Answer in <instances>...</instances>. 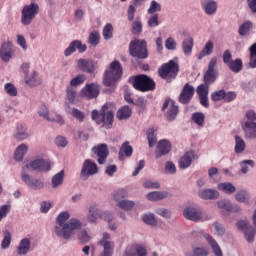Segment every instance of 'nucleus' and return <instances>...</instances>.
Here are the masks:
<instances>
[{
    "instance_id": "nucleus-1",
    "label": "nucleus",
    "mask_w": 256,
    "mask_h": 256,
    "mask_svg": "<svg viewBox=\"0 0 256 256\" xmlns=\"http://www.w3.org/2000/svg\"><path fill=\"white\" fill-rule=\"evenodd\" d=\"M70 217L69 212L63 211L56 218L54 233L64 241H71L75 237V231H79L83 227L81 220L77 218L70 219Z\"/></svg>"
},
{
    "instance_id": "nucleus-2",
    "label": "nucleus",
    "mask_w": 256,
    "mask_h": 256,
    "mask_svg": "<svg viewBox=\"0 0 256 256\" xmlns=\"http://www.w3.org/2000/svg\"><path fill=\"white\" fill-rule=\"evenodd\" d=\"M241 129L245 139H256V112L255 110H247L240 122Z\"/></svg>"
},
{
    "instance_id": "nucleus-3",
    "label": "nucleus",
    "mask_w": 256,
    "mask_h": 256,
    "mask_svg": "<svg viewBox=\"0 0 256 256\" xmlns=\"http://www.w3.org/2000/svg\"><path fill=\"white\" fill-rule=\"evenodd\" d=\"M190 239L192 241H199V239H205V241L208 243L212 253L214 256H223V250L221 249V246L219 245V242L213 238L210 234L206 233L203 230H193L190 233Z\"/></svg>"
},
{
    "instance_id": "nucleus-4",
    "label": "nucleus",
    "mask_w": 256,
    "mask_h": 256,
    "mask_svg": "<svg viewBox=\"0 0 256 256\" xmlns=\"http://www.w3.org/2000/svg\"><path fill=\"white\" fill-rule=\"evenodd\" d=\"M121 75H123V67H121L119 61L115 60L110 64L109 69L104 72L103 85L113 87L121 79Z\"/></svg>"
},
{
    "instance_id": "nucleus-5",
    "label": "nucleus",
    "mask_w": 256,
    "mask_h": 256,
    "mask_svg": "<svg viewBox=\"0 0 256 256\" xmlns=\"http://www.w3.org/2000/svg\"><path fill=\"white\" fill-rule=\"evenodd\" d=\"M158 75L161 79H165L167 83H171L173 79H176L177 75H179V63L177 62V58L164 63L158 69Z\"/></svg>"
},
{
    "instance_id": "nucleus-6",
    "label": "nucleus",
    "mask_w": 256,
    "mask_h": 256,
    "mask_svg": "<svg viewBox=\"0 0 256 256\" xmlns=\"http://www.w3.org/2000/svg\"><path fill=\"white\" fill-rule=\"evenodd\" d=\"M136 91L147 93V91H154L155 81L145 74L137 75L130 80Z\"/></svg>"
},
{
    "instance_id": "nucleus-7",
    "label": "nucleus",
    "mask_w": 256,
    "mask_h": 256,
    "mask_svg": "<svg viewBox=\"0 0 256 256\" xmlns=\"http://www.w3.org/2000/svg\"><path fill=\"white\" fill-rule=\"evenodd\" d=\"M129 52L132 57L137 59H147L149 52L147 51V41L144 39H134L130 42Z\"/></svg>"
},
{
    "instance_id": "nucleus-8",
    "label": "nucleus",
    "mask_w": 256,
    "mask_h": 256,
    "mask_svg": "<svg viewBox=\"0 0 256 256\" xmlns=\"http://www.w3.org/2000/svg\"><path fill=\"white\" fill-rule=\"evenodd\" d=\"M40 11L39 4L32 2L24 5L21 11V23L24 26H29L33 23V19L37 17Z\"/></svg>"
},
{
    "instance_id": "nucleus-9",
    "label": "nucleus",
    "mask_w": 256,
    "mask_h": 256,
    "mask_svg": "<svg viewBox=\"0 0 256 256\" xmlns=\"http://www.w3.org/2000/svg\"><path fill=\"white\" fill-rule=\"evenodd\" d=\"M113 118L114 114L113 111H105L101 110L99 111L94 110L92 111V119L97 123V125H102V127H105V129H111V126L113 125Z\"/></svg>"
},
{
    "instance_id": "nucleus-10",
    "label": "nucleus",
    "mask_w": 256,
    "mask_h": 256,
    "mask_svg": "<svg viewBox=\"0 0 256 256\" xmlns=\"http://www.w3.org/2000/svg\"><path fill=\"white\" fill-rule=\"evenodd\" d=\"M183 215L185 219L193 221L194 223H203V221H210L211 219L210 214L193 207L185 208Z\"/></svg>"
},
{
    "instance_id": "nucleus-11",
    "label": "nucleus",
    "mask_w": 256,
    "mask_h": 256,
    "mask_svg": "<svg viewBox=\"0 0 256 256\" xmlns=\"http://www.w3.org/2000/svg\"><path fill=\"white\" fill-rule=\"evenodd\" d=\"M98 246L102 249L98 256H113L115 242L111 239V234L104 232L101 240L98 241Z\"/></svg>"
},
{
    "instance_id": "nucleus-12",
    "label": "nucleus",
    "mask_w": 256,
    "mask_h": 256,
    "mask_svg": "<svg viewBox=\"0 0 256 256\" xmlns=\"http://www.w3.org/2000/svg\"><path fill=\"white\" fill-rule=\"evenodd\" d=\"M20 175L23 183H25V185H27V187L30 189H33V191H41V189H44L45 183H43V181L40 179L34 178L33 176L27 174L25 167L22 168Z\"/></svg>"
},
{
    "instance_id": "nucleus-13",
    "label": "nucleus",
    "mask_w": 256,
    "mask_h": 256,
    "mask_svg": "<svg viewBox=\"0 0 256 256\" xmlns=\"http://www.w3.org/2000/svg\"><path fill=\"white\" fill-rule=\"evenodd\" d=\"M98 171L97 164L93 160L86 159L82 165L80 179L82 181H87L89 177L97 175Z\"/></svg>"
},
{
    "instance_id": "nucleus-14",
    "label": "nucleus",
    "mask_w": 256,
    "mask_h": 256,
    "mask_svg": "<svg viewBox=\"0 0 256 256\" xmlns=\"http://www.w3.org/2000/svg\"><path fill=\"white\" fill-rule=\"evenodd\" d=\"M162 111L165 113V117L169 121H175V119H177V115H179V107L175 105V101L171 99L165 100L162 106Z\"/></svg>"
},
{
    "instance_id": "nucleus-15",
    "label": "nucleus",
    "mask_w": 256,
    "mask_h": 256,
    "mask_svg": "<svg viewBox=\"0 0 256 256\" xmlns=\"http://www.w3.org/2000/svg\"><path fill=\"white\" fill-rule=\"evenodd\" d=\"M236 225L240 231H243L244 237L248 243H253V241H255V230L253 229V226L249 224V221L239 220Z\"/></svg>"
},
{
    "instance_id": "nucleus-16",
    "label": "nucleus",
    "mask_w": 256,
    "mask_h": 256,
    "mask_svg": "<svg viewBox=\"0 0 256 256\" xmlns=\"http://www.w3.org/2000/svg\"><path fill=\"white\" fill-rule=\"evenodd\" d=\"M15 55V49L13 48V42L7 41L0 46V59L3 63H9Z\"/></svg>"
},
{
    "instance_id": "nucleus-17",
    "label": "nucleus",
    "mask_w": 256,
    "mask_h": 256,
    "mask_svg": "<svg viewBox=\"0 0 256 256\" xmlns=\"http://www.w3.org/2000/svg\"><path fill=\"white\" fill-rule=\"evenodd\" d=\"M33 169V171L43 172L51 170V162L45 159H36L32 160L28 165H26V169Z\"/></svg>"
},
{
    "instance_id": "nucleus-18",
    "label": "nucleus",
    "mask_w": 256,
    "mask_h": 256,
    "mask_svg": "<svg viewBox=\"0 0 256 256\" xmlns=\"http://www.w3.org/2000/svg\"><path fill=\"white\" fill-rule=\"evenodd\" d=\"M193 95H195V87L191 86L189 83H186L182 88L178 101L179 103H182V105H187V103L193 99Z\"/></svg>"
},
{
    "instance_id": "nucleus-19",
    "label": "nucleus",
    "mask_w": 256,
    "mask_h": 256,
    "mask_svg": "<svg viewBox=\"0 0 256 256\" xmlns=\"http://www.w3.org/2000/svg\"><path fill=\"white\" fill-rule=\"evenodd\" d=\"M101 209L97 206V204H92L88 208V215L86 217V222L89 225H97L99 223V219H101Z\"/></svg>"
},
{
    "instance_id": "nucleus-20",
    "label": "nucleus",
    "mask_w": 256,
    "mask_h": 256,
    "mask_svg": "<svg viewBox=\"0 0 256 256\" xmlns=\"http://www.w3.org/2000/svg\"><path fill=\"white\" fill-rule=\"evenodd\" d=\"M100 88L97 83L86 84V86L81 90L80 95L82 97H88V99H95L99 97Z\"/></svg>"
},
{
    "instance_id": "nucleus-21",
    "label": "nucleus",
    "mask_w": 256,
    "mask_h": 256,
    "mask_svg": "<svg viewBox=\"0 0 256 256\" xmlns=\"http://www.w3.org/2000/svg\"><path fill=\"white\" fill-rule=\"evenodd\" d=\"M77 50L79 53H85V51H87V45L83 44L81 40H74L64 51V55L65 57H71Z\"/></svg>"
},
{
    "instance_id": "nucleus-22",
    "label": "nucleus",
    "mask_w": 256,
    "mask_h": 256,
    "mask_svg": "<svg viewBox=\"0 0 256 256\" xmlns=\"http://www.w3.org/2000/svg\"><path fill=\"white\" fill-rule=\"evenodd\" d=\"M92 151L98 157L99 165H103L105 161H107V157H109V147L107 144H99L98 146H94Z\"/></svg>"
},
{
    "instance_id": "nucleus-23",
    "label": "nucleus",
    "mask_w": 256,
    "mask_h": 256,
    "mask_svg": "<svg viewBox=\"0 0 256 256\" xmlns=\"http://www.w3.org/2000/svg\"><path fill=\"white\" fill-rule=\"evenodd\" d=\"M121 256H147V249L139 244L129 245Z\"/></svg>"
},
{
    "instance_id": "nucleus-24",
    "label": "nucleus",
    "mask_w": 256,
    "mask_h": 256,
    "mask_svg": "<svg viewBox=\"0 0 256 256\" xmlns=\"http://www.w3.org/2000/svg\"><path fill=\"white\" fill-rule=\"evenodd\" d=\"M171 153V142L169 140H160L157 144V149L155 151L156 159H160L164 155H169Z\"/></svg>"
},
{
    "instance_id": "nucleus-25",
    "label": "nucleus",
    "mask_w": 256,
    "mask_h": 256,
    "mask_svg": "<svg viewBox=\"0 0 256 256\" xmlns=\"http://www.w3.org/2000/svg\"><path fill=\"white\" fill-rule=\"evenodd\" d=\"M201 7L206 15H215L218 4L215 0H201Z\"/></svg>"
},
{
    "instance_id": "nucleus-26",
    "label": "nucleus",
    "mask_w": 256,
    "mask_h": 256,
    "mask_svg": "<svg viewBox=\"0 0 256 256\" xmlns=\"http://www.w3.org/2000/svg\"><path fill=\"white\" fill-rule=\"evenodd\" d=\"M200 199L205 201H215L219 197V191L215 189H201L198 191Z\"/></svg>"
},
{
    "instance_id": "nucleus-27",
    "label": "nucleus",
    "mask_w": 256,
    "mask_h": 256,
    "mask_svg": "<svg viewBox=\"0 0 256 256\" xmlns=\"http://www.w3.org/2000/svg\"><path fill=\"white\" fill-rule=\"evenodd\" d=\"M195 159V152L194 151H188L186 152L183 157L179 160V167L180 169H188V167H191V163H193Z\"/></svg>"
},
{
    "instance_id": "nucleus-28",
    "label": "nucleus",
    "mask_w": 256,
    "mask_h": 256,
    "mask_svg": "<svg viewBox=\"0 0 256 256\" xmlns=\"http://www.w3.org/2000/svg\"><path fill=\"white\" fill-rule=\"evenodd\" d=\"M77 67L80 71L85 73H93L95 71V63L93 60L79 59L77 61Z\"/></svg>"
},
{
    "instance_id": "nucleus-29",
    "label": "nucleus",
    "mask_w": 256,
    "mask_h": 256,
    "mask_svg": "<svg viewBox=\"0 0 256 256\" xmlns=\"http://www.w3.org/2000/svg\"><path fill=\"white\" fill-rule=\"evenodd\" d=\"M24 81L28 87H37L41 85V77H39V72L33 71L32 74L25 77Z\"/></svg>"
},
{
    "instance_id": "nucleus-30",
    "label": "nucleus",
    "mask_w": 256,
    "mask_h": 256,
    "mask_svg": "<svg viewBox=\"0 0 256 256\" xmlns=\"http://www.w3.org/2000/svg\"><path fill=\"white\" fill-rule=\"evenodd\" d=\"M31 251V239L23 238L17 247V255H27Z\"/></svg>"
},
{
    "instance_id": "nucleus-31",
    "label": "nucleus",
    "mask_w": 256,
    "mask_h": 256,
    "mask_svg": "<svg viewBox=\"0 0 256 256\" xmlns=\"http://www.w3.org/2000/svg\"><path fill=\"white\" fill-rule=\"evenodd\" d=\"M14 138L16 139V141H25V139H29V132H27V127H25V125L23 124H18L16 127Z\"/></svg>"
},
{
    "instance_id": "nucleus-32",
    "label": "nucleus",
    "mask_w": 256,
    "mask_h": 256,
    "mask_svg": "<svg viewBox=\"0 0 256 256\" xmlns=\"http://www.w3.org/2000/svg\"><path fill=\"white\" fill-rule=\"evenodd\" d=\"M218 191H222L225 195H233L237 191V187L231 182H222L217 185Z\"/></svg>"
},
{
    "instance_id": "nucleus-33",
    "label": "nucleus",
    "mask_w": 256,
    "mask_h": 256,
    "mask_svg": "<svg viewBox=\"0 0 256 256\" xmlns=\"http://www.w3.org/2000/svg\"><path fill=\"white\" fill-rule=\"evenodd\" d=\"M167 197H169V192L167 191H154L146 195V199H148V201H161L163 199H167Z\"/></svg>"
},
{
    "instance_id": "nucleus-34",
    "label": "nucleus",
    "mask_w": 256,
    "mask_h": 256,
    "mask_svg": "<svg viewBox=\"0 0 256 256\" xmlns=\"http://www.w3.org/2000/svg\"><path fill=\"white\" fill-rule=\"evenodd\" d=\"M194 40L193 37L189 36L182 42V51L186 57H189L193 53Z\"/></svg>"
},
{
    "instance_id": "nucleus-35",
    "label": "nucleus",
    "mask_w": 256,
    "mask_h": 256,
    "mask_svg": "<svg viewBox=\"0 0 256 256\" xmlns=\"http://www.w3.org/2000/svg\"><path fill=\"white\" fill-rule=\"evenodd\" d=\"M213 47H214L213 41L208 40L206 42V44L204 45L203 49L198 54L199 61H201V59H203L205 57H209V55H211V53H213Z\"/></svg>"
},
{
    "instance_id": "nucleus-36",
    "label": "nucleus",
    "mask_w": 256,
    "mask_h": 256,
    "mask_svg": "<svg viewBox=\"0 0 256 256\" xmlns=\"http://www.w3.org/2000/svg\"><path fill=\"white\" fill-rule=\"evenodd\" d=\"M133 111L130 109L129 106H122L116 114L117 119L119 121H124L125 119H129L131 117Z\"/></svg>"
},
{
    "instance_id": "nucleus-37",
    "label": "nucleus",
    "mask_w": 256,
    "mask_h": 256,
    "mask_svg": "<svg viewBox=\"0 0 256 256\" xmlns=\"http://www.w3.org/2000/svg\"><path fill=\"white\" fill-rule=\"evenodd\" d=\"M118 155L120 160H123V155H125V157H131L133 155V147L129 145V142L122 144Z\"/></svg>"
},
{
    "instance_id": "nucleus-38",
    "label": "nucleus",
    "mask_w": 256,
    "mask_h": 256,
    "mask_svg": "<svg viewBox=\"0 0 256 256\" xmlns=\"http://www.w3.org/2000/svg\"><path fill=\"white\" fill-rule=\"evenodd\" d=\"M27 151H29V147L27 144H20L14 153V159L15 161H21L23 157L27 154Z\"/></svg>"
},
{
    "instance_id": "nucleus-39",
    "label": "nucleus",
    "mask_w": 256,
    "mask_h": 256,
    "mask_svg": "<svg viewBox=\"0 0 256 256\" xmlns=\"http://www.w3.org/2000/svg\"><path fill=\"white\" fill-rule=\"evenodd\" d=\"M240 171L243 175H247L249 173V168L253 169L255 167V161L253 160H242L239 162Z\"/></svg>"
},
{
    "instance_id": "nucleus-40",
    "label": "nucleus",
    "mask_w": 256,
    "mask_h": 256,
    "mask_svg": "<svg viewBox=\"0 0 256 256\" xmlns=\"http://www.w3.org/2000/svg\"><path fill=\"white\" fill-rule=\"evenodd\" d=\"M235 199L238 203H245V205H249V199H251V196L247 190H240L236 193Z\"/></svg>"
},
{
    "instance_id": "nucleus-41",
    "label": "nucleus",
    "mask_w": 256,
    "mask_h": 256,
    "mask_svg": "<svg viewBox=\"0 0 256 256\" xmlns=\"http://www.w3.org/2000/svg\"><path fill=\"white\" fill-rule=\"evenodd\" d=\"M63 179H65V170H61L56 175L52 177V187L57 189V187L63 185Z\"/></svg>"
},
{
    "instance_id": "nucleus-42",
    "label": "nucleus",
    "mask_w": 256,
    "mask_h": 256,
    "mask_svg": "<svg viewBox=\"0 0 256 256\" xmlns=\"http://www.w3.org/2000/svg\"><path fill=\"white\" fill-rule=\"evenodd\" d=\"M218 72L207 70L204 74V84L205 85H213L217 79Z\"/></svg>"
},
{
    "instance_id": "nucleus-43",
    "label": "nucleus",
    "mask_w": 256,
    "mask_h": 256,
    "mask_svg": "<svg viewBox=\"0 0 256 256\" xmlns=\"http://www.w3.org/2000/svg\"><path fill=\"white\" fill-rule=\"evenodd\" d=\"M146 135L149 147H154L155 143H157V130H155V128H148Z\"/></svg>"
},
{
    "instance_id": "nucleus-44",
    "label": "nucleus",
    "mask_w": 256,
    "mask_h": 256,
    "mask_svg": "<svg viewBox=\"0 0 256 256\" xmlns=\"http://www.w3.org/2000/svg\"><path fill=\"white\" fill-rule=\"evenodd\" d=\"M245 147H246L245 140H243V138H241V136L236 135L235 136V148H234L235 153H237V154L243 153V151H245Z\"/></svg>"
},
{
    "instance_id": "nucleus-45",
    "label": "nucleus",
    "mask_w": 256,
    "mask_h": 256,
    "mask_svg": "<svg viewBox=\"0 0 256 256\" xmlns=\"http://www.w3.org/2000/svg\"><path fill=\"white\" fill-rule=\"evenodd\" d=\"M227 66L233 71V73H239L241 69H243V61L237 58L232 60L229 64H227Z\"/></svg>"
},
{
    "instance_id": "nucleus-46",
    "label": "nucleus",
    "mask_w": 256,
    "mask_h": 256,
    "mask_svg": "<svg viewBox=\"0 0 256 256\" xmlns=\"http://www.w3.org/2000/svg\"><path fill=\"white\" fill-rule=\"evenodd\" d=\"M253 29V23L251 21H245L238 30V33L241 37H245V35H249V31Z\"/></svg>"
},
{
    "instance_id": "nucleus-47",
    "label": "nucleus",
    "mask_w": 256,
    "mask_h": 256,
    "mask_svg": "<svg viewBox=\"0 0 256 256\" xmlns=\"http://www.w3.org/2000/svg\"><path fill=\"white\" fill-rule=\"evenodd\" d=\"M66 99L68 103L75 104V101L77 99V90L71 86H68L66 88Z\"/></svg>"
},
{
    "instance_id": "nucleus-48",
    "label": "nucleus",
    "mask_w": 256,
    "mask_h": 256,
    "mask_svg": "<svg viewBox=\"0 0 256 256\" xmlns=\"http://www.w3.org/2000/svg\"><path fill=\"white\" fill-rule=\"evenodd\" d=\"M77 239L82 245H87V243L91 241V236L89 235V232H87V230H81L77 234Z\"/></svg>"
},
{
    "instance_id": "nucleus-49",
    "label": "nucleus",
    "mask_w": 256,
    "mask_h": 256,
    "mask_svg": "<svg viewBox=\"0 0 256 256\" xmlns=\"http://www.w3.org/2000/svg\"><path fill=\"white\" fill-rule=\"evenodd\" d=\"M100 39L101 35L99 34V32L93 31L88 37V43L89 45H92V47H97V45H99Z\"/></svg>"
},
{
    "instance_id": "nucleus-50",
    "label": "nucleus",
    "mask_w": 256,
    "mask_h": 256,
    "mask_svg": "<svg viewBox=\"0 0 256 256\" xmlns=\"http://www.w3.org/2000/svg\"><path fill=\"white\" fill-rule=\"evenodd\" d=\"M161 12V4L155 0L150 2V7L147 10L148 15H157Z\"/></svg>"
},
{
    "instance_id": "nucleus-51",
    "label": "nucleus",
    "mask_w": 256,
    "mask_h": 256,
    "mask_svg": "<svg viewBox=\"0 0 256 256\" xmlns=\"http://www.w3.org/2000/svg\"><path fill=\"white\" fill-rule=\"evenodd\" d=\"M117 207L124 211H131L135 207V202L131 200H121L117 203Z\"/></svg>"
},
{
    "instance_id": "nucleus-52",
    "label": "nucleus",
    "mask_w": 256,
    "mask_h": 256,
    "mask_svg": "<svg viewBox=\"0 0 256 256\" xmlns=\"http://www.w3.org/2000/svg\"><path fill=\"white\" fill-rule=\"evenodd\" d=\"M4 91L9 95V97H17L18 91L15 84L9 82L4 85Z\"/></svg>"
},
{
    "instance_id": "nucleus-53",
    "label": "nucleus",
    "mask_w": 256,
    "mask_h": 256,
    "mask_svg": "<svg viewBox=\"0 0 256 256\" xmlns=\"http://www.w3.org/2000/svg\"><path fill=\"white\" fill-rule=\"evenodd\" d=\"M192 121H194L199 127H203L205 124V114L202 112H195L192 114Z\"/></svg>"
},
{
    "instance_id": "nucleus-54",
    "label": "nucleus",
    "mask_w": 256,
    "mask_h": 256,
    "mask_svg": "<svg viewBox=\"0 0 256 256\" xmlns=\"http://www.w3.org/2000/svg\"><path fill=\"white\" fill-rule=\"evenodd\" d=\"M129 197V193L125 189L117 190L113 193V199L119 203V201H124L123 199H127Z\"/></svg>"
},
{
    "instance_id": "nucleus-55",
    "label": "nucleus",
    "mask_w": 256,
    "mask_h": 256,
    "mask_svg": "<svg viewBox=\"0 0 256 256\" xmlns=\"http://www.w3.org/2000/svg\"><path fill=\"white\" fill-rule=\"evenodd\" d=\"M86 80H87V77H85V75L83 74L77 75L70 81V87L72 88L79 87V85H83Z\"/></svg>"
},
{
    "instance_id": "nucleus-56",
    "label": "nucleus",
    "mask_w": 256,
    "mask_h": 256,
    "mask_svg": "<svg viewBox=\"0 0 256 256\" xmlns=\"http://www.w3.org/2000/svg\"><path fill=\"white\" fill-rule=\"evenodd\" d=\"M131 32L133 35H141V33H143V23L141 21L132 22Z\"/></svg>"
},
{
    "instance_id": "nucleus-57",
    "label": "nucleus",
    "mask_w": 256,
    "mask_h": 256,
    "mask_svg": "<svg viewBox=\"0 0 256 256\" xmlns=\"http://www.w3.org/2000/svg\"><path fill=\"white\" fill-rule=\"evenodd\" d=\"M198 97H209V85L200 84L196 89Z\"/></svg>"
},
{
    "instance_id": "nucleus-58",
    "label": "nucleus",
    "mask_w": 256,
    "mask_h": 256,
    "mask_svg": "<svg viewBox=\"0 0 256 256\" xmlns=\"http://www.w3.org/2000/svg\"><path fill=\"white\" fill-rule=\"evenodd\" d=\"M151 16L147 20V25L151 29H155V27H159V14H150Z\"/></svg>"
},
{
    "instance_id": "nucleus-59",
    "label": "nucleus",
    "mask_w": 256,
    "mask_h": 256,
    "mask_svg": "<svg viewBox=\"0 0 256 256\" xmlns=\"http://www.w3.org/2000/svg\"><path fill=\"white\" fill-rule=\"evenodd\" d=\"M218 209H222V211H233V205H231V202L229 200H220L217 202Z\"/></svg>"
},
{
    "instance_id": "nucleus-60",
    "label": "nucleus",
    "mask_w": 256,
    "mask_h": 256,
    "mask_svg": "<svg viewBox=\"0 0 256 256\" xmlns=\"http://www.w3.org/2000/svg\"><path fill=\"white\" fill-rule=\"evenodd\" d=\"M142 220L146 225H151V227H156L157 225V219H155L154 214H144Z\"/></svg>"
},
{
    "instance_id": "nucleus-61",
    "label": "nucleus",
    "mask_w": 256,
    "mask_h": 256,
    "mask_svg": "<svg viewBox=\"0 0 256 256\" xmlns=\"http://www.w3.org/2000/svg\"><path fill=\"white\" fill-rule=\"evenodd\" d=\"M103 37L105 41H109V39H113V25L106 24L103 29Z\"/></svg>"
},
{
    "instance_id": "nucleus-62",
    "label": "nucleus",
    "mask_w": 256,
    "mask_h": 256,
    "mask_svg": "<svg viewBox=\"0 0 256 256\" xmlns=\"http://www.w3.org/2000/svg\"><path fill=\"white\" fill-rule=\"evenodd\" d=\"M50 123H57V125H65V119L61 116V114H51L48 118Z\"/></svg>"
},
{
    "instance_id": "nucleus-63",
    "label": "nucleus",
    "mask_w": 256,
    "mask_h": 256,
    "mask_svg": "<svg viewBox=\"0 0 256 256\" xmlns=\"http://www.w3.org/2000/svg\"><path fill=\"white\" fill-rule=\"evenodd\" d=\"M249 65L252 69L256 68V44L250 47V62Z\"/></svg>"
},
{
    "instance_id": "nucleus-64",
    "label": "nucleus",
    "mask_w": 256,
    "mask_h": 256,
    "mask_svg": "<svg viewBox=\"0 0 256 256\" xmlns=\"http://www.w3.org/2000/svg\"><path fill=\"white\" fill-rule=\"evenodd\" d=\"M4 238L1 243L2 249H8L9 245H11V232L9 230L4 231Z\"/></svg>"
}]
</instances>
